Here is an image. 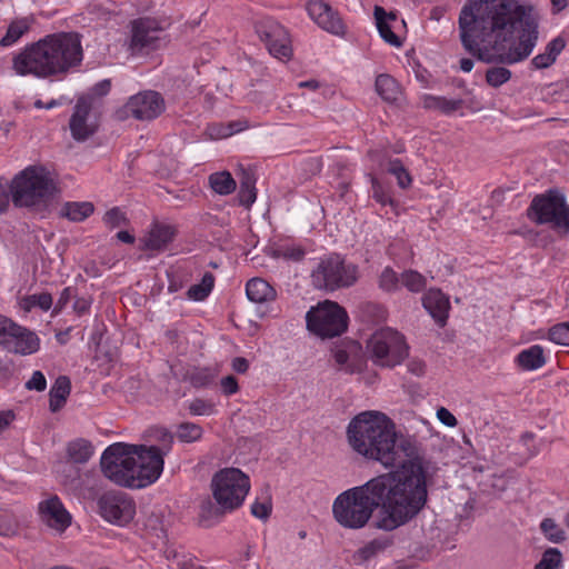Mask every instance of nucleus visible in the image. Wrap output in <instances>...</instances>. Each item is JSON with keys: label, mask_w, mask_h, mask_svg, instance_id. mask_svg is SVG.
Listing matches in <instances>:
<instances>
[{"label": "nucleus", "mask_w": 569, "mask_h": 569, "mask_svg": "<svg viewBox=\"0 0 569 569\" xmlns=\"http://www.w3.org/2000/svg\"><path fill=\"white\" fill-rule=\"evenodd\" d=\"M375 19L380 37L389 44L393 47H401L400 38L391 30L389 20H396V14L390 12L387 13L382 7H375Z\"/></svg>", "instance_id": "nucleus-26"}, {"label": "nucleus", "mask_w": 569, "mask_h": 569, "mask_svg": "<svg viewBox=\"0 0 569 569\" xmlns=\"http://www.w3.org/2000/svg\"><path fill=\"white\" fill-rule=\"evenodd\" d=\"M54 51L53 59L58 74H64L78 67L83 58L80 34L77 32H58L49 34Z\"/></svg>", "instance_id": "nucleus-12"}, {"label": "nucleus", "mask_w": 569, "mask_h": 569, "mask_svg": "<svg viewBox=\"0 0 569 569\" xmlns=\"http://www.w3.org/2000/svg\"><path fill=\"white\" fill-rule=\"evenodd\" d=\"M103 222L111 229L127 224L128 220L123 211L114 207L106 212Z\"/></svg>", "instance_id": "nucleus-52"}, {"label": "nucleus", "mask_w": 569, "mask_h": 569, "mask_svg": "<svg viewBox=\"0 0 569 569\" xmlns=\"http://www.w3.org/2000/svg\"><path fill=\"white\" fill-rule=\"evenodd\" d=\"M350 448L365 459L380 462L383 467H396L418 460L417 441L398 435L396 425L385 413L363 411L353 417L346 430Z\"/></svg>", "instance_id": "nucleus-3"}, {"label": "nucleus", "mask_w": 569, "mask_h": 569, "mask_svg": "<svg viewBox=\"0 0 569 569\" xmlns=\"http://www.w3.org/2000/svg\"><path fill=\"white\" fill-rule=\"evenodd\" d=\"M408 345L403 335L391 328H383L371 335L367 352L375 365L393 368L408 356Z\"/></svg>", "instance_id": "nucleus-9"}, {"label": "nucleus", "mask_w": 569, "mask_h": 569, "mask_svg": "<svg viewBox=\"0 0 569 569\" xmlns=\"http://www.w3.org/2000/svg\"><path fill=\"white\" fill-rule=\"evenodd\" d=\"M214 284V277L210 272H206L200 283L193 284L189 288L188 298L194 301L204 300L211 292Z\"/></svg>", "instance_id": "nucleus-38"}, {"label": "nucleus", "mask_w": 569, "mask_h": 569, "mask_svg": "<svg viewBox=\"0 0 569 569\" xmlns=\"http://www.w3.org/2000/svg\"><path fill=\"white\" fill-rule=\"evenodd\" d=\"M94 207L89 201L66 202L61 209V214L73 222H81L90 217Z\"/></svg>", "instance_id": "nucleus-34"}, {"label": "nucleus", "mask_w": 569, "mask_h": 569, "mask_svg": "<svg viewBox=\"0 0 569 569\" xmlns=\"http://www.w3.org/2000/svg\"><path fill=\"white\" fill-rule=\"evenodd\" d=\"M271 510L272 503L269 496L264 497L262 500L257 499L251 505V515L261 520H267L271 513Z\"/></svg>", "instance_id": "nucleus-51"}, {"label": "nucleus", "mask_w": 569, "mask_h": 569, "mask_svg": "<svg viewBox=\"0 0 569 569\" xmlns=\"http://www.w3.org/2000/svg\"><path fill=\"white\" fill-rule=\"evenodd\" d=\"M134 452L133 488H143L153 483L163 470L164 455L156 446L137 445Z\"/></svg>", "instance_id": "nucleus-14"}, {"label": "nucleus", "mask_w": 569, "mask_h": 569, "mask_svg": "<svg viewBox=\"0 0 569 569\" xmlns=\"http://www.w3.org/2000/svg\"><path fill=\"white\" fill-rule=\"evenodd\" d=\"M71 382L67 376H59L50 390L49 406L52 412L59 411L66 403L70 395Z\"/></svg>", "instance_id": "nucleus-31"}, {"label": "nucleus", "mask_w": 569, "mask_h": 569, "mask_svg": "<svg viewBox=\"0 0 569 569\" xmlns=\"http://www.w3.org/2000/svg\"><path fill=\"white\" fill-rule=\"evenodd\" d=\"M39 512L42 521L58 532H63L71 525V515L57 496L41 501Z\"/></svg>", "instance_id": "nucleus-20"}, {"label": "nucleus", "mask_w": 569, "mask_h": 569, "mask_svg": "<svg viewBox=\"0 0 569 569\" xmlns=\"http://www.w3.org/2000/svg\"><path fill=\"white\" fill-rule=\"evenodd\" d=\"M68 458L74 463H87L93 455V447L83 438L70 441L67 447Z\"/></svg>", "instance_id": "nucleus-33"}, {"label": "nucleus", "mask_w": 569, "mask_h": 569, "mask_svg": "<svg viewBox=\"0 0 569 569\" xmlns=\"http://www.w3.org/2000/svg\"><path fill=\"white\" fill-rule=\"evenodd\" d=\"M176 230L173 227L163 223H154L148 236L143 239L142 249L162 251L173 240Z\"/></svg>", "instance_id": "nucleus-22"}, {"label": "nucleus", "mask_w": 569, "mask_h": 569, "mask_svg": "<svg viewBox=\"0 0 569 569\" xmlns=\"http://www.w3.org/2000/svg\"><path fill=\"white\" fill-rule=\"evenodd\" d=\"M459 30L466 51L486 63L520 62L538 40L532 8L519 0H469L460 11Z\"/></svg>", "instance_id": "nucleus-1"}, {"label": "nucleus", "mask_w": 569, "mask_h": 569, "mask_svg": "<svg viewBox=\"0 0 569 569\" xmlns=\"http://www.w3.org/2000/svg\"><path fill=\"white\" fill-rule=\"evenodd\" d=\"M101 517L108 522L124 526L136 515L134 500L124 492H107L98 500Z\"/></svg>", "instance_id": "nucleus-15"}, {"label": "nucleus", "mask_w": 569, "mask_h": 569, "mask_svg": "<svg viewBox=\"0 0 569 569\" xmlns=\"http://www.w3.org/2000/svg\"><path fill=\"white\" fill-rule=\"evenodd\" d=\"M527 216L537 224H550L557 231L569 232V206L557 190L537 194L531 200Z\"/></svg>", "instance_id": "nucleus-7"}, {"label": "nucleus", "mask_w": 569, "mask_h": 569, "mask_svg": "<svg viewBox=\"0 0 569 569\" xmlns=\"http://www.w3.org/2000/svg\"><path fill=\"white\" fill-rule=\"evenodd\" d=\"M164 43L163 29L149 18H141L131 22V37L128 50L132 56L148 54Z\"/></svg>", "instance_id": "nucleus-13"}, {"label": "nucleus", "mask_w": 569, "mask_h": 569, "mask_svg": "<svg viewBox=\"0 0 569 569\" xmlns=\"http://www.w3.org/2000/svg\"><path fill=\"white\" fill-rule=\"evenodd\" d=\"M73 296H74L73 288H71V287L64 288L60 293V297L54 306L53 312L54 313L60 312L69 303V301L71 300V298H73Z\"/></svg>", "instance_id": "nucleus-62"}, {"label": "nucleus", "mask_w": 569, "mask_h": 569, "mask_svg": "<svg viewBox=\"0 0 569 569\" xmlns=\"http://www.w3.org/2000/svg\"><path fill=\"white\" fill-rule=\"evenodd\" d=\"M516 361L526 371L537 370L546 363L543 348L539 345H533L519 352Z\"/></svg>", "instance_id": "nucleus-28"}, {"label": "nucleus", "mask_w": 569, "mask_h": 569, "mask_svg": "<svg viewBox=\"0 0 569 569\" xmlns=\"http://www.w3.org/2000/svg\"><path fill=\"white\" fill-rule=\"evenodd\" d=\"M166 109L164 99L157 91H143L129 98L123 107L127 116L137 120L150 121L158 118Z\"/></svg>", "instance_id": "nucleus-17"}, {"label": "nucleus", "mask_w": 569, "mask_h": 569, "mask_svg": "<svg viewBox=\"0 0 569 569\" xmlns=\"http://www.w3.org/2000/svg\"><path fill=\"white\" fill-rule=\"evenodd\" d=\"M202 428L193 422H182L178 426L177 437L181 442H194L202 437Z\"/></svg>", "instance_id": "nucleus-42"}, {"label": "nucleus", "mask_w": 569, "mask_h": 569, "mask_svg": "<svg viewBox=\"0 0 569 569\" xmlns=\"http://www.w3.org/2000/svg\"><path fill=\"white\" fill-rule=\"evenodd\" d=\"M540 529L545 537L553 543H561L567 538L566 531L551 518L543 519Z\"/></svg>", "instance_id": "nucleus-40"}, {"label": "nucleus", "mask_w": 569, "mask_h": 569, "mask_svg": "<svg viewBox=\"0 0 569 569\" xmlns=\"http://www.w3.org/2000/svg\"><path fill=\"white\" fill-rule=\"evenodd\" d=\"M244 128L246 127L241 126L240 122H230L227 127L222 124L210 126L208 130L211 138L221 139L230 137L234 132H239Z\"/></svg>", "instance_id": "nucleus-48"}, {"label": "nucleus", "mask_w": 569, "mask_h": 569, "mask_svg": "<svg viewBox=\"0 0 569 569\" xmlns=\"http://www.w3.org/2000/svg\"><path fill=\"white\" fill-rule=\"evenodd\" d=\"M392 545V540L388 537H379L376 538L368 543H366L362 548H360L357 552V556L362 561H368L376 556L380 555L385 550H387Z\"/></svg>", "instance_id": "nucleus-37"}, {"label": "nucleus", "mask_w": 569, "mask_h": 569, "mask_svg": "<svg viewBox=\"0 0 569 569\" xmlns=\"http://www.w3.org/2000/svg\"><path fill=\"white\" fill-rule=\"evenodd\" d=\"M232 511L227 505L208 498L200 505L199 523L206 528L213 527L221 522L227 513Z\"/></svg>", "instance_id": "nucleus-23"}, {"label": "nucleus", "mask_w": 569, "mask_h": 569, "mask_svg": "<svg viewBox=\"0 0 569 569\" xmlns=\"http://www.w3.org/2000/svg\"><path fill=\"white\" fill-rule=\"evenodd\" d=\"M144 527L147 530L152 532L156 537H158V538L164 537L163 522L159 515L151 513L146 519Z\"/></svg>", "instance_id": "nucleus-56"}, {"label": "nucleus", "mask_w": 569, "mask_h": 569, "mask_svg": "<svg viewBox=\"0 0 569 569\" xmlns=\"http://www.w3.org/2000/svg\"><path fill=\"white\" fill-rule=\"evenodd\" d=\"M246 293L250 301L263 303L276 299V290L263 279L252 278L247 282Z\"/></svg>", "instance_id": "nucleus-25"}, {"label": "nucleus", "mask_w": 569, "mask_h": 569, "mask_svg": "<svg viewBox=\"0 0 569 569\" xmlns=\"http://www.w3.org/2000/svg\"><path fill=\"white\" fill-rule=\"evenodd\" d=\"M257 198L256 188H240L238 192L239 203L246 208H249Z\"/></svg>", "instance_id": "nucleus-60"}, {"label": "nucleus", "mask_w": 569, "mask_h": 569, "mask_svg": "<svg viewBox=\"0 0 569 569\" xmlns=\"http://www.w3.org/2000/svg\"><path fill=\"white\" fill-rule=\"evenodd\" d=\"M221 388L224 395L230 396L238 391L239 386L233 376H227L221 380Z\"/></svg>", "instance_id": "nucleus-64"}, {"label": "nucleus", "mask_w": 569, "mask_h": 569, "mask_svg": "<svg viewBox=\"0 0 569 569\" xmlns=\"http://www.w3.org/2000/svg\"><path fill=\"white\" fill-rule=\"evenodd\" d=\"M307 328L321 338H333L347 330L348 315L337 302L326 300L306 315Z\"/></svg>", "instance_id": "nucleus-11"}, {"label": "nucleus", "mask_w": 569, "mask_h": 569, "mask_svg": "<svg viewBox=\"0 0 569 569\" xmlns=\"http://www.w3.org/2000/svg\"><path fill=\"white\" fill-rule=\"evenodd\" d=\"M256 32L264 42L270 54L278 59H289L292 52L289 34L286 29L272 18H262L254 24Z\"/></svg>", "instance_id": "nucleus-16"}, {"label": "nucleus", "mask_w": 569, "mask_h": 569, "mask_svg": "<svg viewBox=\"0 0 569 569\" xmlns=\"http://www.w3.org/2000/svg\"><path fill=\"white\" fill-rule=\"evenodd\" d=\"M238 176L240 188H256V177L250 169L241 168Z\"/></svg>", "instance_id": "nucleus-61"}, {"label": "nucleus", "mask_w": 569, "mask_h": 569, "mask_svg": "<svg viewBox=\"0 0 569 569\" xmlns=\"http://www.w3.org/2000/svg\"><path fill=\"white\" fill-rule=\"evenodd\" d=\"M14 332H21L20 326L16 325L8 318L0 316V345L3 346V348L7 347Z\"/></svg>", "instance_id": "nucleus-50"}, {"label": "nucleus", "mask_w": 569, "mask_h": 569, "mask_svg": "<svg viewBox=\"0 0 569 569\" xmlns=\"http://www.w3.org/2000/svg\"><path fill=\"white\" fill-rule=\"evenodd\" d=\"M422 305L436 322L443 327L449 311V299L439 289H429L422 297Z\"/></svg>", "instance_id": "nucleus-21"}, {"label": "nucleus", "mask_w": 569, "mask_h": 569, "mask_svg": "<svg viewBox=\"0 0 569 569\" xmlns=\"http://www.w3.org/2000/svg\"><path fill=\"white\" fill-rule=\"evenodd\" d=\"M400 277L390 267L382 270L379 277L380 289L391 292L399 288Z\"/></svg>", "instance_id": "nucleus-47"}, {"label": "nucleus", "mask_w": 569, "mask_h": 569, "mask_svg": "<svg viewBox=\"0 0 569 569\" xmlns=\"http://www.w3.org/2000/svg\"><path fill=\"white\" fill-rule=\"evenodd\" d=\"M369 177H370V181H371L372 198L382 206L392 204L393 201H392L391 197L383 189V187L379 182V180L376 177H373L372 174H369Z\"/></svg>", "instance_id": "nucleus-54"}, {"label": "nucleus", "mask_w": 569, "mask_h": 569, "mask_svg": "<svg viewBox=\"0 0 569 569\" xmlns=\"http://www.w3.org/2000/svg\"><path fill=\"white\" fill-rule=\"evenodd\" d=\"M209 184L216 193L221 196L230 194L237 188L234 179L228 171L211 173L209 176Z\"/></svg>", "instance_id": "nucleus-36"}, {"label": "nucleus", "mask_w": 569, "mask_h": 569, "mask_svg": "<svg viewBox=\"0 0 569 569\" xmlns=\"http://www.w3.org/2000/svg\"><path fill=\"white\" fill-rule=\"evenodd\" d=\"M511 71L505 67H493L487 70L486 81L490 87L498 88L509 81Z\"/></svg>", "instance_id": "nucleus-45"}, {"label": "nucleus", "mask_w": 569, "mask_h": 569, "mask_svg": "<svg viewBox=\"0 0 569 569\" xmlns=\"http://www.w3.org/2000/svg\"><path fill=\"white\" fill-rule=\"evenodd\" d=\"M463 101L461 99H447L445 97H437L426 94L422 98V106L425 109L438 110L445 114H451L462 108Z\"/></svg>", "instance_id": "nucleus-32"}, {"label": "nucleus", "mask_w": 569, "mask_h": 569, "mask_svg": "<svg viewBox=\"0 0 569 569\" xmlns=\"http://www.w3.org/2000/svg\"><path fill=\"white\" fill-rule=\"evenodd\" d=\"M47 387V380L41 371H34L31 378L26 382L28 390L43 391Z\"/></svg>", "instance_id": "nucleus-59"}, {"label": "nucleus", "mask_w": 569, "mask_h": 569, "mask_svg": "<svg viewBox=\"0 0 569 569\" xmlns=\"http://www.w3.org/2000/svg\"><path fill=\"white\" fill-rule=\"evenodd\" d=\"M210 487L212 498L234 511L243 505L251 485L249 476L240 469L224 468L213 475Z\"/></svg>", "instance_id": "nucleus-10"}, {"label": "nucleus", "mask_w": 569, "mask_h": 569, "mask_svg": "<svg viewBox=\"0 0 569 569\" xmlns=\"http://www.w3.org/2000/svg\"><path fill=\"white\" fill-rule=\"evenodd\" d=\"M437 418L447 427H456L458 423L456 417L445 407L437 410Z\"/></svg>", "instance_id": "nucleus-63"}, {"label": "nucleus", "mask_w": 569, "mask_h": 569, "mask_svg": "<svg viewBox=\"0 0 569 569\" xmlns=\"http://www.w3.org/2000/svg\"><path fill=\"white\" fill-rule=\"evenodd\" d=\"M359 279L357 264L347 262L339 254L322 259L311 273L312 284L317 289L336 291L352 287Z\"/></svg>", "instance_id": "nucleus-6"}, {"label": "nucleus", "mask_w": 569, "mask_h": 569, "mask_svg": "<svg viewBox=\"0 0 569 569\" xmlns=\"http://www.w3.org/2000/svg\"><path fill=\"white\" fill-rule=\"evenodd\" d=\"M562 555L557 548L547 549L535 569H560Z\"/></svg>", "instance_id": "nucleus-43"}, {"label": "nucleus", "mask_w": 569, "mask_h": 569, "mask_svg": "<svg viewBox=\"0 0 569 569\" xmlns=\"http://www.w3.org/2000/svg\"><path fill=\"white\" fill-rule=\"evenodd\" d=\"M34 23V18L29 17H22L14 19L9 24L6 34L0 40L1 47H10L14 44L23 34H26L31 26Z\"/></svg>", "instance_id": "nucleus-30"}, {"label": "nucleus", "mask_w": 569, "mask_h": 569, "mask_svg": "<svg viewBox=\"0 0 569 569\" xmlns=\"http://www.w3.org/2000/svg\"><path fill=\"white\" fill-rule=\"evenodd\" d=\"M91 102L87 98H79L69 127L71 136L77 141H84L97 131V123L91 119Z\"/></svg>", "instance_id": "nucleus-18"}, {"label": "nucleus", "mask_w": 569, "mask_h": 569, "mask_svg": "<svg viewBox=\"0 0 569 569\" xmlns=\"http://www.w3.org/2000/svg\"><path fill=\"white\" fill-rule=\"evenodd\" d=\"M22 303L23 308L28 311L36 307L43 311H48L52 306V297L49 292L30 295L22 300Z\"/></svg>", "instance_id": "nucleus-44"}, {"label": "nucleus", "mask_w": 569, "mask_h": 569, "mask_svg": "<svg viewBox=\"0 0 569 569\" xmlns=\"http://www.w3.org/2000/svg\"><path fill=\"white\" fill-rule=\"evenodd\" d=\"M57 191L56 183L43 167L29 166L12 180L10 193L16 207H37L48 203Z\"/></svg>", "instance_id": "nucleus-4"}, {"label": "nucleus", "mask_w": 569, "mask_h": 569, "mask_svg": "<svg viewBox=\"0 0 569 569\" xmlns=\"http://www.w3.org/2000/svg\"><path fill=\"white\" fill-rule=\"evenodd\" d=\"M192 416H209L214 411V405L201 398L193 399L188 406Z\"/></svg>", "instance_id": "nucleus-53"}, {"label": "nucleus", "mask_w": 569, "mask_h": 569, "mask_svg": "<svg viewBox=\"0 0 569 569\" xmlns=\"http://www.w3.org/2000/svg\"><path fill=\"white\" fill-rule=\"evenodd\" d=\"M50 36L27 46L12 59V69L19 76H34L37 78H49L57 76L54 54L51 47Z\"/></svg>", "instance_id": "nucleus-5"}, {"label": "nucleus", "mask_w": 569, "mask_h": 569, "mask_svg": "<svg viewBox=\"0 0 569 569\" xmlns=\"http://www.w3.org/2000/svg\"><path fill=\"white\" fill-rule=\"evenodd\" d=\"M272 256L290 261H301L306 256V250L299 244H280L273 249Z\"/></svg>", "instance_id": "nucleus-39"}, {"label": "nucleus", "mask_w": 569, "mask_h": 569, "mask_svg": "<svg viewBox=\"0 0 569 569\" xmlns=\"http://www.w3.org/2000/svg\"><path fill=\"white\" fill-rule=\"evenodd\" d=\"M21 332H14L6 349L13 353L30 355L38 350L39 339L31 331L20 327Z\"/></svg>", "instance_id": "nucleus-24"}, {"label": "nucleus", "mask_w": 569, "mask_h": 569, "mask_svg": "<svg viewBox=\"0 0 569 569\" xmlns=\"http://www.w3.org/2000/svg\"><path fill=\"white\" fill-rule=\"evenodd\" d=\"M427 498L425 468L411 461L397 471L379 475L338 495L332 515L343 528L360 529L380 508L377 527L392 531L412 520L423 509Z\"/></svg>", "instance_id": "nucleus-2"}, {"label": "nucleus", "mask_w": 569, "mask_h": 569, "mask_svg": "<svg viewBox=\"0 0 569 569\" xmlns=\"http://www.w3.org/2000/svg\"><path fill=\"white\" fill-rule=\"evenodd\" d=\"M549 339L562 346H569V321L552 326L548 333Z\"/></svg>", "instance_id": "nucleus-46"}, {"label": "nucleus", "mask_w": 569, "mask_h": 569, "mask_svg": "<svg viewBox=\"0 0 569 569\" xmlns=\"http://www.w3.org/2000/svg\"><path fill=\"white\" fill-rule=\"evenodd\" d=\"M212 380V376L208 370H197L190 375V383L194 388L207 387Z\"/></svg>", "instance_id": "nucleus-58"}, {"label": "nucleus", "mask_w": 569, "mask_h": 569, "mask_svg": "<svg viewBox=\"0 0 569 569\" xmlns=\"http://www.w3.org/2000/svg\"><path fill=\"white\" fill-rule=\"evenodd\" d=\"M152 437L159 442L158 450L162 455H168L172 448L173 435L164 428H156L152 431Z\"/></svg>", "instance_id": "nucleus-49"}, {"label": "nucleus", "mask_w": 569, "mask_h": 569, "mask_svg": "<svg viewBox=\"0 0 569 569\" xmlns=\"http://www.w3.org/2000/svg\"><path fill=\"white\" fill-rule=\"evenodd\" d=\"M566 41L561 37L552 39L545 48V52L537 54L532 60L531 64L536 69H545L550 67L565 49Z\"/></svg>", "instance_id": "nucleus-29"}, {"label": "nucleus", "mask_w": 569, "mask_h": 569, "mask_svg": "<svg viewBox=\"0 0 569 569\" xmlns=\"http://www.w3.org/2000/svg\"><path fill=\"white\" fill-rule=\"evenodd\" d=\"M400 282L411 292H420L427 286L426 278L415 270H407L400 274Z\"/></svg>", "instance_id": "nucleus-41"}, {"label": "nucleus", "mask_w": 569, "mask_h": 569, "mask_svg": "<svg viewBox=\"0 0 569 569\" xmlns=\"http://www.w3.org/2000/svg\"><path fill=\"white\" fill-rule=\"evenodd\" d=\"M18 522L13 513L0 510V535L9 536L17 529Z\"/></svg>", "instance_id": "nucleus-55"}, {"label": "nucleus", "mask_w": 569, "mask_h": 569, "mask_svg": "<svg viewBox=\"0 0 569 569\" xmlns=\"http://www.w3.org/2000/svg\"><path fill=\"white\" fill-rule=\"evenodd\" d=\"M309 17L323 30L340 36L345 24L339 14L323 0H310L307 4Z\"/></svg>", "instance_id": "nucleus-19"}, {"label": "nucleus", "mask_w": 569, "mask_h": 569, "mask_svg": "<svg viewBox=\"0 0 569 569\" xmlns=\"http://www.w3.org/2000/svg\"><path fill=\"white\" fill-rule=\"evenodd\" d=\"M332 355L340 369H343L348 373H352L355 371L353 367L348 365L349 353L347 350L336 347L332 349Z\"/></svg>", "instance_id": "nucleus-57"}, {"label": "nucleus", "mask_w": 569, "mask_h": 569, "mask_svg": "<svg viewBox=\"0 0 569 569\" xmlns=\"http://www.w3.org/2000/svg\"><path fill=\"white\" fill-rule=\"evenodd\" d=\"M386 171L397 179V184L401 189H408L412 184V177L400 159H392L388 151L383 154V161L380 163Z\"/></svg>", "instance_id": "nucleus-27"}, {"label": "nucleus", "mask_w": 569, "mask_h": 569, "mask_svg": "<svg viewBox=\"0 0 569 569\" xmlns=\"http://www.w3.org/2000/svg\"><path fill=\"white\" fill-rule=\"evenodd\" d=\"M376 91L387 102H393L400 94V87L389 74H379L376 79Z\"/></svg>", "instance_id": "nucleus-35"}, {"label": "nucleus", "mask_w": 569, "mask_h": 569, "mask_svg": "<svg viewBox=\"0 0 569 569\" xmlns=\"http://www.w3.org/2000/svg\"><path fill=\"white\" fill-rule=\"evenodd\" d=\"M137 445L116 442L102 453L100 466L103 475L116 485L133 488L134 452Z\"/></svg>", "instance_id": "nucleus-8"}]
</instances>
